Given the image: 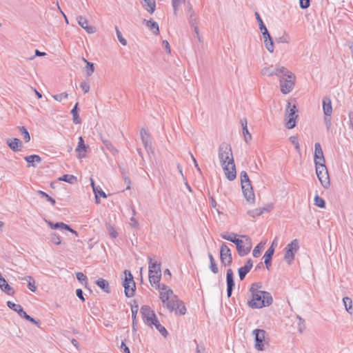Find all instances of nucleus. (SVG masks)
I'll return each mask as SVG.
<instances>
[{
	"instance_id": "obj_49",
	"label": "nucleus",
	"mask_w": 353,
	"mask_h": 353,
	"mask_svg": "<svg viewBox=\"0 0 353 353\" xmlns=\"http://www.w3.org/2000/svg\"><path fill=\"white\" fill-rule=\"evenodd\" d=\"M314 204L321 208H324L325 207V201L319 195H316L314 197Z\"/></svg>"
},
{
	"instance_id": "obj_30",
	"label": "nucleus",
	"mask_w": 353,
	"mask_h": 353,
	"mask_svg": "<svg viewBox=\"0 0 353 353\" xmlns=\"http://www.w3.org/2000/svg\"><path fill=\"white\" fill-rule=\"evenodd\" d=\"M323 108L324 114L326 117L331 115L332 112V107L331 100L328 97H325L323 100Z\"/></svg>"
},
{
	"instance_id": "obj_11",
	"label": "nucleus",
	"mask_w": 353,
	"mask_h": 353,
	"mask_svg": "<svg viewBox=\"0 0 353 353\" xmlns=\"http://www.w3.org/2000/svg\"><path fill=\"white\" fill-rule=\"evenodd\" d=\"M288 72V70L283 66H273L270 65L269 67H265L261 70V74L263 76H277L279 77H281L283 74H286Z\"/></svg>"
},
{
	"instance_id": "obj_23",
	"label": "nucleus",
	"mask_w": 353,
	"mask_h": 353,
	"mask_svg": "<svg viewBox=\"0 0 353 353\" xmlns=\"http://www.w3.org/2000/svg\"><path fill=\"white\" fill-rule=\"evenodd\" d=\"M91 185L93 189V192L95 194V202L96 203H100V199H99V196H102L103 198H107V194L101 190L99 186H96L94 181L92 179H90Z\"/></svg>"
},
{
	"instance_id": "obj_42",
	"label": "nucleus",
	"mask_w": 353,
	"mask_h": 353,
	"mask_svg": "<svg viewBox=\"0 0 353 353\" xmlns=\"http://www.w3.org/2000/svg\"><path fill=\"white\" fill-rule=\"evenodd\" d=\"M265 211L268 212L269 210L268 208H259V209H254V210H249L248 212V214L249 216L254 218L256 216H259L263 214Z\"/></svg>"
},
{
	"instance_id": "obj_28",
	"label": "nucleus",
	"mask_w": 353,
	"mask_h": 353,
	"mask_svg": "<svg viewBox=\"0 0 353 353\" xmlns=\"http://www.w3.org/2000/svg\"><path fill=\"white\" fill-rule=\"evenodd\" d=\"M221 236L223 239L232 242L236 245H239L240 243L239 239L236 238L237 234L234 232H223L221 234Z\"/></svg>"
},
{
	"instance_id": "obj_5",
	"label": "nucleus",
	"mask_w": 353,
	"mask_h": 353,
	"mask_svg": "<svg viewBox=\"0 0 353 353\" xmlns=\"http://www.w3.org/2000/svg\"><path fill=\"white\" fill-rule=\"evenodd\" d=\"M294 74L288 70L286 74H283L280 77L281 91L283 94H287L290 93L294 86Z\"/></svg>"
},
{
	"instance_id": "obj_48",
	"label": "nucleus",
	"mask_w": 353,
	"mask_h": 353,
	"mask_svg": "<svg viewBox=\"0 0 353 353\" xmlns=\"http://www.w3.org/2000/svg\"><path fill=\"white\" fill-rule=\"evenodd\" d=\"M153 325L163 336H166L168 335V332L166 329L163 325H161L158 319L157 323H154Z\"/></svg>"
},
{
	"instance_id": "obj_61",
	"label": "nucleus",
	"mask_w": 353,
	"mask_h": 353,
	"mask_svg": "<svg viewBox=\"0 0 353 353\" xmlns=\"http://www.w3.org/2000/svg\"><path fill=\"white\" fill-rule=\"evenodd\" d=\"M80 88L83 90L84 93H87L90 90V84L87 81H83L80 84Z\"/></svg>"
},
{
	"instance_id": "obj_21",
	"label": "nucleus",
	"mask_w": 353,
	"mask_h": 353,
	"mask_svg": "<svg viewBox=\"0 0 353 353\" xmlns=\"http://www.w3.org/2000/svg\"><path fill=\"white\" fill-rule=\"evenodd\" d=\"M253 265L252 259H249L244 266L240 268L238 270L239 276L241 281H243L246 274L250 271Z\"/></svg>"
},
{
	"instance_id": "obj_37",
	"label": "nucleus",
	"mask_w": 353,
	"mask_h": 353,
	"mask_svg": "<svg viewBox=\"0 0 353 353\" xmlns=\"http://www.w3.org/2000/svg\"><path fill=\"white\" fill-rule=\"evenodd\" d=\"M78 105H79V103H77L70 112V113L72 114V117H73L72 118L73 122L75 124H79L81 123V119L79 116Z\"/></svg>"
},
{
	"instance_id": "obj_53",
	"label": "nucleus",
	"mask_w": 353,
	"mask_h": 353,
	"mask_svg": "<svg viewBox=\"0 0 353 353\" xmlns=\"http://www.w3.org/2000/svg\"><path fill=\"white\" fill-rule=\"evenodd\" d=\"M263 248L262 243H259L253 250L252 254L254 257L259 256L261 250Z\"/></svg>"
},
{
	"instance_id": "obj_3",
	"label": "nucleus",
	"mask_w": 353,
	"mask_h": 353,
	"mask_svg": "<svg viewBox=\"0 0 353 353\" xmlns=\"http://www.w3.org/2000/svg\"><path fill=\"white\" fill-rule=\"evenodd\" d=\"M241 188L243 195L248 202L254 203L255 200L254 193L250 180L245 171H241L240 173Z\"/></svg>"
},
{
	"instance_id": "obj_8",
	"label": "nucleus",
	"mask_w": 353,
	"mask_h": 353,
	"mask_svg": "<svg viewBox=\"0 0 353 353\" xmlns=\"http://www.w3.org/2000/svg\"><path fill=\"white\" fill-rule=\"evenodd\" d=\"M315 167L317 177L320 181L321 185L324 188H328L330 187V182L328 171L325 166V164H320L316 163Z\"/></svg>"
},
{
	"instance_id": "obj_27",
	"label": "nucleus",
	"mask_w": 353,
	"mask_h": 353,
	"mask_svg": "<svg viewBox=\"0 0 353 353\" xmlns=\"http://www.w3.org/2000/svg\"><path fill=\"white\" fill-rule=\"evenodd\" d=\"M6 143L9 148L14 152L19 151V147L21 146V141L17 138L8 139Z\"/></svg>"
},
{
	"instance_id": "obj_58",
	"label": "nucleus",
	"mask_w": 353,
	"mask_h": 353,
	"mask_svg": "<svg viewBox=\"0 0 353 353\" xmlns=\"http://www.w3.org/2000/svg\"><path fill=\"white\" fill-rule=\"evenodd\" d=\"M52 97L57 101H61L63 99H67L68 94L66 92H62L59 94L53 95Z\"/></svg>"
},
{
	"instance_id": "obj_47",
	"label": "nucleus",
	"mask_w": 353,
	"mask_h": 353,
	"mask_svg": "<svg viewBox=\"0 0 353 353\" xmlns=\"http://www.w3.org/2000/svg\"><path fill=\"white\" fill-rule=\"evenodd\" d=\"M24 280L28 281V287L29 290L33 292H34L37 290V287L35 285V281L32 276H26L23 279Z\"/></svg>"
},
{
	"instance_id": "obj_55",
	"label": "nucleus",
	"mask_w": 353,
	"mask_h": 353,
	"mask_svg": "<svg viewBox=\"0 0 353 353\" xmlns=\"http://www.w3.org/2000/svg\"><path fill=\"white\" fill-rule=\"evenodd\" d=\"M50 241L56 244V245H60L61 244V239L59 234L57 233H52L50 235Z\"/></svg>"
},
{
	"instance_id": "obj_43",
	"label": "nucleus",
	"mask_w": 353,
	"mask_h": 353,
	"mask_svg": "<svg viewBox=\"0 0 353 353\" xmlns=\"http://www.w3.org/2000/svg\"><path fill=\"white\" fill-rule=\"evenodd\" d=\"M185 2V0H172V6L173 8V12L175 16L177 15L180 7L181 5L184 4Z\"/></svg>"
},
{
	"instance_id": "obj_40",
	"label": "nucleus",
	"mask_w": 353,
	"mask_h": 353,
	"mask_svg": "<svg viewBox=\"0 0 353 353\" xmlns=\"http://www.w3.org/2000/svg\"><path fill=\"white\" fill-rule=\"evenodd\" d=\"M59 180L67 182L70 184H74L77 182V179L76 176L72 174H63L62 176L59 178Z\"/></svg>"
},
{
	"instance_id": "obj_29",
	"label": "nucleus",
	"mask_w": 353,
	"mask_h": 353,
	"mask_svg": "<svg viewBox=\"0 0 353 353\" xmlns=\"http://www.w3.org/2000/svg\"><path fill=\"white\" fill-rule=\"evenodd\" d=\"M8 307L14 310V312H17L18 314L21 317L23 318V315L26 314V312L23 310V307L21 305L16 304L10 301H8L7 302Z\"/></svg>"
},
{
	"instance_id": "obj_12",
	"label": "nucleus",
	"mask_w": 353,
	"mask_h": 353,
	"mask_svg": "<svg viewBox=\"0 0 353 353\" xmlns=\"http://www.w3.org/2000/svg\"><path fill=\"white\" fill-rule=\"evenodd\" d=\"M241 237L244 238L245 241L239 239L240 243L239 245H236V247L239 255L244 256L250 253L252 248V242L250 238L245 235H242Z\"/></svg>"
},
{
	"instance_id": "obj_7",
	"label": "nucleus",
	"mask_w": 353,
	"mask_h": 353,
	"mask_svg": "<svg viewBox=\"0 0 353 353\" xmlns=\"http://www.w3.org/2000/svg\"><path fill=\"white\" fill-rule=\"evenodd\" d=\"M252 334L254 338L255 349L258 351H264L265 350V345H269L268 342L265 340L266 332L262 329H255L252 331Z\"/></svg>"
},
{
	"instance_id": "obj_15",
	"label": "nucleus",
	"mask_w": 353,
	"mask_h": 353,
	"mask_svg": "<svg viewBox=\"0 0 353 353\" xmlns=\"http://www.w3.org/2000/svg\"><path fill=\"white\" fill-rule=\"evenodd\" d=\"M48 225L50 226L51 229L57 230L59 229L61 230H65L69 232H70L72 234H74L76 236H78V233L77 231L74 230L72 228L70 227V225L63 223V222H57V223H52L51 221L46 220Z\"/></svg>"
},
{
	"instance_id": "obj_59",
	"label": "nucleus",
	"mask_w": 353,
	"mask_h": 353,
	"mask_svg": "<svg viewBox=\"0 0 353 353\" xmlns=\"http://www.w3.org/2000/svg\"><path fill=\"white\" fill-rule=\"evenodd\" d=\"M23 319L26 320L34 323V325L39 326L40 323L39 321H37L34 318L31 317L30 315H28L27 313L23 315Z\"/></svg>"
},
{
	"instance_id": "obj_19",
	"label": "nucleus",
	"mask_w": 353,
	"mask_h": 353,
	"mask_svg": "<svg viewBox=\"0 0 353 353\" xmlns=\"http://www.w3.org/2000/svg\"><path fill=\"white\" fill-rule=\"evenodd\" d=\"M88 148V146L85 144L83 137H79L78 145L75 150L79 159H82L85 157V152H87Z\"/></svg>"
},
{
	"instance_id": "obj_26",
	"label": "nucleus",
	"mask_w": 353,
	"mask_h": 353,
	"mask_svg": "<svg viewBox=\"0 0 353 353\" xmlns=\"http://www.w3.org/2000/svg\"><path fill=\"white\" fill-rule=\"evenodd\" d=\"M24 160L28 163V167H36L37 163L41 162V158L37 154H32L24 157Z\"/></svg>"
},
{
	"instance_id": "obj_16",
	"label": "nucleus",
	"mask_w": 353,
	"mask_h": 353,
	"mask_svg": "<svg viewBox=\"0 0 353 353\" xmlns=\"http://www.w3.org/2000/svg\"><path fill=\"white\" fill-rule=\"evenodd\" d=\"M140 134L142 143L147 152H152L153 148L152 142L150 141L149 133L147 132V130L143 128L141 130Z\"/></svg>"
},
{
	"instance_id": "obj_4",
	"label": "nucleus",
	"mask_w": 353,
	"mask_h": 353,
	"mask_svg": "<svg viewBox=\"0 0 353 353\" xmlns=\"http://www.w3.org/2000/svg\"><path fill=\"white\" fill-rule=\"evenodd\" d=\"M161 278V263L149 257V281L152 285L159 283Z\"/></svg>"
},
{
	"instance_id": "obj_38",
	"label": "nucleus",
	"mask_w": 353,
	"mask_h": 353,
	"mask_svg": "<svg viewBox=\"0 0 353 353\" xmlns=\"http://www.w3.org/2000/svg\"><path fill=\"white\" fill-rule=\"evenodd\" d=\"M227 288H234V274L231 269H228L226 273Z\"/></svg>"
},
{
	"instance_id": "obj_18",
	"label": "nucleus",
	"mask_w": 353,
	"mask_h": 353,
	"mask_svg": "<svg viewBox=\"0 0 353 353\" xmlns=\"http://www.w3.org/2000/svg\"><path fill=\"white\" fill-rule=\"evenodd\" d=\"M261 32L264 39V43L266 49L270 52H273L274 50V42L268 29H265V30L262 31Z\"/></svg>"
},
{
	"instance_id": "obj_44",
	"label": "nucleus",
	"mask_w": 353,
	"mask_h": 353,
	"mask_svg": "<svg viewBox=\"0 0 353 353\" xmlns=\"http://www.w3.org/2000/svg\"><path fill=\"white\" fill-rule=\"evenodd\" d=\"M343 302L344 304V306L345 307L346 311L352 314V299H350L348 296H345L343 299Z\"/></svg>"
},
{
	"instance_id": "obj_6",
	"label": "nucleus",
	"mask_w": 353,
	"mask_h": 353,
	"mask_svg": "<svg viewBox=\"0 0 353 353\" xmlns=\"http://www.w3.org/2000/svg\"><path fill=\"white\" fill-rule=\"evenodd\" d=\"M298 110L295 104L292 105L288 102L285 109V127L288 129H292L296 125V119L298 117Z\"/></svg>"
},
{
	"instance_id": "obj_34",
	"label": "nucleus",
	"mask_w": 353,
	"mask_h": 353,
	"mask_svg": "<svg viewBox=\"0 0 353 353\" xmlns=\"http://www.w3.org/2000/svg\"><path fill=\"white\" fill-rule=\"evenodd\" d=\"M123 274H124V279H123V281L122 282V283H130V284H132V286L133 288H135V282L134 281V277L131 273V272L128 270H125L124 272H123Z\"/></svg>"
},
{
	"instance_id": "obj_24",
	"label": "nucleus",
	"mask_w": 353,
	"mask_h": 353,
	"mask_svg": "<svg viewBox=\"0 0 353 353\" xmlns=\"http://www.w3.org/2000/svg\"><path fill=\"white\" fill-rule=\"evenodd\" d=\"M0 289L6 294L12 296L14 294L15 291L6 281L4 278L0 279Z\"/></svg>"
},
{
	"instance_id": "obj_60",
	"label": "nucleus",
	"mask_w": 353,
	"mask_h": 353,
	"mask_svg": "<svg viewBox=\"0 0 353 353\" xmlns=\"http://www.w3.org/2000/svg\"><path fill=\"white\" fill-rule=\"evenodd\" d=\"M290 140L291 143L293 145H294L295 148L297 150H299V143L298 137H296V136H292V137H290Z\"/></svg>"
},
{
	"instance_id": "obj_35",
	"label": "nucleus",
	"mask_w": 353,
	"mask_h": 353,
	"mask_svg": "<svg viewBox=\"0 0 353 353\" xmlns=\"http://www.w3.org/2000/svg\"><path fill=\"white\" fill-rule=\"evenodd\" d=\"M96 284L105 292L109 293L110 291L108 282L103 279H99L96 281Z\"/></svg>"
},
{
	"instance_id": "obj_51",
	"label": "nucleus",
	"mask_w": 353,
	"mask_h": 353,
	"mask_svg": "<svg viewBox=\"0 0 353 353\" xmlns=\"http://www.w3.org/2000/svg\"><path fill=\"white\" fill-rule=\"evenodd\" d=\"M154 323H157V317L155 314L154 317L150 316L149 318L146 319L144 321V323L150 327H152V325Z\"/></svg>"
},
{
	"instance_id": "obj_1",
	"label": "nucleus",
	"mask_w": 353,
	"mask_h": 353,
	"mask_svg": "<svg viewBox=\"0 0 353 353\" xmlns=\"http://www.w3.org/2000/svg\"><path fill=\"white\" fill-rule=\"evenodd\" d=\"M160 299L169 310L170 312H174L176 314L183 315L186 312V307L183 302L179 300L177 296L173 295L172 290L168 292H161Z\"/></svg>"
},
{
	"instance_id": "obj_31",
	"label": "nucleus",
	"mask_w": 353,
	"mask_h": 353,
	"mask_svg": "<svg viewBox=\"0 0 353 353\" xmlns=\"http://www.w3.org/2000/svg\"><path fill=\"white\" fill-rule=\"evenodd\" d=\"M141 4L149 13L152 14L155 11V0H143Z\"/></svg>"
},
{
	"instance_id": "obj_33",
	"label": "nucleus",
	"mask_w": 353,
	"mask_h": 353,
	"mask_svg": "<svg viewBox=\"0 0 353 353\" xmlns=\"http://www.w3.org/2000/svg\"><path fill=\"white\" fill-rule=\"evenodd\" d=\"M101 140L107 150H108L112 154L116 155L119 153L118 150L114 147L110 141L105 139L103 136H101Z\"/></svg>"
},
{
	"instance_id": "obj_25",
	"label": "nucleus",
	"mask_w": 353,
	"mask_h": 353,
	"mask_svg": "<svg viewBox=\"0 0 353 353\" xmlns=\"http://www.w3.org/2000/svg\"><path fill=\"white\" fill-rule=\"evenodd\" d=\"M143 23L146 26V27L150 29L155 35H158L159 34V27L158 23L154 21L153 19L146 20L144 19Z\"/></svg>"
},
{
	"instance_id": "obj_13",
	"label": "nucleus",
	"mask_w": 353,
	"mask_h": 353,
	"mask_svg": "<svg viewBox=\"0 0 353 353\" xmlns=\"http://www.w3.org/2000/svg\"><path fill=\"white\" fill-rule=\"evenodd\" d=\"M220 259L225 266L230 265L232 262L231 250L225 243H222L220 248Z\"/></svg>"
},
{
	"instance_id": "obj_22",
	"label": "nucleus",
	"mask_w": 353,
	"mask_h": 353,
	"mask_svg": "<svg viewBox=\"0 0 353 353\" xmlns=\"http://www.w3.org/2000/svg\"><path fill=\"white\" fill-rule=\"evenodd\" d=\"M77 20L78 21V23L80 26H81L83 29L86 30L88 33H94L96 31V28L94 26H89L88 21L86 18L82 17V16H78L77 17Z\"/></svg>"
},
{
	"instance_id": "obj_46",
	"label": "nucleus",
	"mask_w": 353,
	"mask_h": 353,
	"mask_svg": "<svg viewBox=\"0 0 353 353\" xmlns=\"http://www.w3.org/2000/svg\"><path fill=\"white\" fill-rule=\"evenodd\" d=\"M21 134L23 136V139H24L26 143H28L30 141V136L28 131V130L24 126L18 127Z\"/></svg>"
},
{
	"instance_id": "obj_54",
	"label": "nucleus",
	"mask_w": 353,
	"mask_h": 353,
	"mask_svg": "<svg viewBox=\"0 0 353 353\" xmlns=\"http://www.w3.org/2000/svg\"><path fill=\"white\" fill-rule=\"evenodd\" d=\"M116 33H117V37L119 42L123 46H126L127 45V41H126L125 39H124L123 37L121 32H120V30H119V28L117 27H116Z\"/></svg>"
},
{
	"instance_id": "obj_56",
	"label": "nucleus",
	"mask_w": 353,
	"mask_h": 353,
	"mask_svg": "<svg viewBox=\"0 0 353 353\" xmlns=\"http://www.w3.org/2000/svg\"><path fill=\"white\" fill-rule=\"evenodd\" d=\"M197 16L194 13V12H192L191 14H190L188 17V21L191 26H194L195 24H197Z\"/></svg>"
},
{
	"instance_id": "obj_41",
	"label": "nucleus",
	"mask_w": 353,
	"mask_h": 353,
	"mask_svg": "<svg viewBox=\"0 0 353 353\" xmlns=\"http://www.w3.org/2000/svg\"><path fill=\"white\" fill-rule=\"evenodd\" d=\"M82 60L86 63L85 71L86 72L87 76H91L94 71V64L87 61L84 57L82 58Z\"/></svg>"
},
{
	"instance_id": "obj_10",
	"label": "nucleus",
	"mask_w": 353,
	"mask_h": 353,
	"mask_svg": "<svg viewBox=\"0 0 353 353\" xmlns=\"http://www.w3.org/2000/svg\"><path fill=\"white\" fill-rule=\"evenodd\" d=\"M299 249V243L298 239L292 240L291 243L286 245L284 259L289 265L294 260L295 254L298 252Z\"/></svg>"
},
{
	"instance_id": "obj_20",
	"label": "nucleus",
	"mask_w": 353,
	"mask_h": 353,
	"mask_svg": "<svg viewBox=\"0 0 353 353\" xmlns=\"http://www.w3.org/2000/svg\"><path fill=\"white\" fill-rule=\"evenodd\" d=\"M275 241L274 240L273 242H272V245L267 250V251L265 252L264 256H263V259H264V263L265 265V267L268 270L270 269V267L271 265V261H272V256L274 253V245L275 243Z\"/></svg>"
},
{
	"instance_id": "obj_36",
	"label": "nucleus",
	"mask_w": 353,
	"mask_h": 353,
	"mask_svg": "<svg viewBox=\"0 0 353 353\" xmlns=\"http://www.w3.org/2000/svg\"><path fill=\"white\" fill-rule=\"evenodd\" d=\"M123 287L124 288V292L127 297H132L134 295L135 288L132 286V284L130 283H122Z\"/></svg>"
},
{
	"instance_id": "obj_17",
	"label": "nucleus",
	"mask_w": 353,
	"mask_h": 353,
	"mask_svg": "<svg viewBox=\"0 0 353 353\" xmlns=\"http://www.w3.org/2000/svg\"><path fill=\"white\" fill-rule=\"evenodd\" d=\"M314 163L315 165L316 163L323 164L325 163V160L323 156V152L319 143H316L314 145Z\"/></svg>"
},
{
	"instance_id": "obj_64",
	"label": "nucleus",
	"mask_w": 353,
	"mask_h": 353,
	"mask_svg": "<svg viewBox=\"0 0 353 353\" xmlns=\"http://www.w3.org/2000/svg\"><path fill=\"white\" fill-rule=\"evenodd\" d=\"M108 232H109L110 236H111L112 238H117L118 236L117 232L112 226L108 227Z\"/></svg>"
},
{
	"instance_id": "obj_50",
	"label": "nucleus",
	"mask_w": 353,
	"mask_h": 353,
	"mask_svg": "<svg viewBox=\"0 0 353 353\" xmlns=\"http://www.w3.org/2000/svg\"><path fill=\"white\" fill-rule=\"evenodd\" d=\"M38 194L43 198H46L47 201H50L52 205L55 204V200L52 199L51 196H50L47 193L42 190H38L37 191Z\"/></svg>"
},
{
	"instance_id": "obj_45",
	"label": "nucleus",
	"mask_w": 353,
	"mask_h": 353,
	"mask_svg": "<svg viewBox=\"0 0 353 353\" xmlns=\"http://www.w3.org/2000/svg\"><path fill=\"white\" fill-rule=\"evenodd\" d=\"M132 330L133 331H136V325H137V314L138 312V305L132 306Z\"/></svg>"
},
{
	"instance_id": "obj_14",
	"label": "nucleus",
	"mask_w": 353,
	"mask_h": 353,
	"mask_svg": "<svg viewBox=\"0 0 353 353\" xmlns=\"http://www.w3.org/2000/svg\"><path fill=\"white\" fill-rule=\"evenodd\" d=\"M222 167L226 177L229 181H233L236 179V172L234 159H232L231 161H228V163L224 164V165H222Z\"/></svg>"
},
{
	"instance_id": "obj_32",
	"label": "nucleus",
	"mask_w": 353,
	"mask_h": 353,
	"mask_svg": "<svg viewBox=\"0 0 353 353\" xmlns=\"http://www.w3.org/2000/svg\"><path fill=\"white\" fill-rule=\"evenodd\" d=\"M140 312H141L143 322L145 321V320L146 319L149 318L150 316H153V317L154 316V312L153 310H152L151 308L150 307V306H148V305H143L141 307Z\"/></svg>"
},
{
	"instance_id": "obj_63",
	"label": "nucleus",
	"mask_w": 353,
	"mask_h": 353,
	"mask_svg": "<svg viewBox=\"0 0 353 353\" xmlns=\"http://www.w3.org/2000/svg\"><path fill=\"white\" fill-rule=\"evenodd\" d=\"M76 277L81 283L87 282L88 281L86 276H85L82 272H77L76 274Z\"/></svg>"
},
{
	"instance_id": "obj_62",
	"label": "nucleus",
	"mask_w": 353,
	"mask_h": 353,
	"mask_svg": "<svg viewBox=\"0 0 353 353\" xmlns=\"http://www.w3.org/2000/svg\"><path fill=\"white\" fill-rule=\"evenodd\" d=\"M299 5L302 9H306L310 5V0H299Z\"/></svg>"
},
{
	"instance_id": "obj_57",
	"label": "nucleus",
	"mask_w": 353,
	"mask_h": 353,
	"mask_svg": "<svg viewBox=\"0 0 353 353\" xmlns=\"http://www.w3.org/2000/svg\"><path fill=\"white\" fill-rule=\"evenodd\" d=\"M243 137H244L245 141L247 143H249L251 141V139H252V135L249 132L248 128H245L244 130H243Z\"/></svg>"
},
{
	"instance_id": "obj_9",
	"label": "nucleus",
	"mask_w": 353,
	"mask_h": 353,
	"mask_svg": "<svg viewBox=\"0 0 353 353\" xmlns=\"http://www.w3.org/2000/svg\"><path fill=\"white\" fill-rule=\"evenodd\" d=\"M219 159L221 165L231 161L233 158L231 146L227 143H222L219 147Z\"/></svg>"
},
{
	"instance_id": "obj_2",
	"label": "nucleus",
	"mask_w": 353,
	"mask_h": 353,
	"mask_svg": "<svg viewBox=\"0 0 353 353\" xmlns=\"http://www.w3.org/2000/svg\"><path fill=\"white\" fill-rule=\"evenodd\" d=\"M255 286L256 284L253 283L250 290L252 299L249 301V305L252 308H262L270 305L273 301L271 294L266 291L258 290Z\"/></svg>"
},
{
	"instance_id": "obj_52",
	"label": "nucleus",
	"mask_w": 353,
	"mask_h": 353,
	"mask_svg": "<svg viewBox=\"0 0 353 353\" xmlns=\"http://www.w3.org/2000/svg\"><path fill=\"white\" fill-rule=\"evenodd\" d=\"M255 17L257 20V22L259 23V29L261 30V31L262 32L265 30V29H267L259 12H255Z\"/></svg>"
},
{
	"instance_id": "obj_39",
	"label": "nucleus",
	"mask_w": 353,
	"mask_h": 353,
	"mask_svg": "<svg viewBox=\"0 0 353 353\" xmlns=\"http://www.w3.org/2000/svg\"><path fill=\"white\" fill-rule=\"evenodd\" d=\"M208 258L210 259V270L214 273V274H217L219 272V268H218V266H217V264L216 263V261L214 259V256L213 255L209 252L208 253Z\"/></svg>"
}]
</instances>
